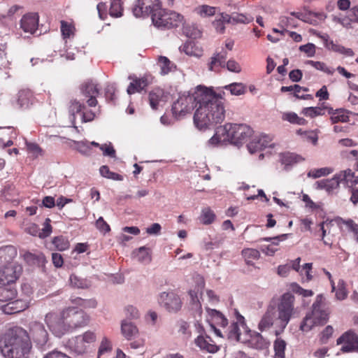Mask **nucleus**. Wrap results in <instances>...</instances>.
I'll return each mask as SVG.
<instances>
[{
  "mask_svg": "<svg viewBox=\"0 0 358 358\" xmlns=\"http://www.w3.org/2000/svg\"><path fill=\"white\" fill-rule=\"evenodd\" d=\"M199 105L194 115V123L199 129H203L222 122L225 110L221 98L206 87L199 86L192 94L180 96L172 106L176 117L190 113Z\"/></svg>",
  "mask_w": 358,
  "mask_h": 358,
  "instance_id": "1",
  "label": "nucleus"
},
{
  "mask_svg": "<svg viewBox=\"0 0 358 358\" xmlns=\"http://www.w3.org/2000/svg\"><path fill=\"white\" fill-rule=\"evenodd\" d=\"M6 358H28L31 349L29 333L20 327L10 328L0 340Z\"/></svg>",
  "mask_w": 358,
  "mask_h": 358,
  "instance_id": "2",
  "label": "nucleus"
},
{
  "mask_svg": "<svg viewBox=\"0 0 358 358\" xmlns=\"http://www.w3.org/2000/svg\"><path fill=\"white\" fill-rule=\"evenodd\" d=\"M235 317L236 320L231 323L227 334L228 339L241 342L258 350H267L269 348L270 341L260 333L251 331L247 326L245 317L236 310Z\"/></svg>",
  "mask_w": 358,
  "mask_h": 358,
  "instance_id": "3",
  "label": "nucleus"
},
{
  "mask_svg": "<svg viewBox=\"0 0 358 358\" xmlns=\"http://www.w3.org/2000/svg\"><path fill=\"white\" fill-rule=\"evenodd\" d=\"M252 134L253 130L247 124L228 123L216 128L215 134L209 139L208 144L213 147L227 142L242 144L248 141Z\"/></svg>",
  "mask_w": 358,
  "mask_h": 358,
  "instance_id": "4",
  "label": "nucleus"
},
{
  "mask_svg": "<svg viewBox=\"0 0 358 358\" xmlns=\"http://www.w3.org/2000/svg\"><path fill=\"white\" fill-rule=\"evenodd\" d=\"M331 310L322 294H318L312 305V310L308 313L300 325L302 331L308 332L314 326L325 324L329 318Z\"/></svg>",
  "mask_w": 358,
  "mask_h": 358,
  "instance_id": "5",
  "label": "nucleus"
},
{
  "mask_svg": "<svg viewBox=\"0 0 358 358\" xmlns=\"http://www.w3.org/2000/svg\"><path fill=\"white\" fill-rule=\"evenodd\" d=\"M152 22L158 28L171 29L182 24L184 17L176 11L164 9L161 6L152 15Z\"/></svg>",
  "mask_w": 358,
  "mask_h": 358,
  "instance_id": "6",
  "label": "nucleus"
},
{
  "mask_svg": "<svg viewBox=\"0 0 358 358\" xmlns=\"http://www.w3.org/2000/svg\"><path fill=\"white\" fill-rule=\"evenodd\" d=\"M45 322L50 331L57 337L70 332L65 309L59 312L51 311L45 317Z\"/></svg>",
  "mask_w": 358,
  "mask_h": 358,
  "instance_id": "7",
  "label": "nucleus"
},
{
  "mask_svg": "<svg viewBox=\"0 0 358 358\" xmlns=\"http://www.w3.org/2000/svg\"><path fill=\"white\" fill-rule=\"evenodd\" d=\"M294 296L289 292L282 295L278 304V320L279 326L283 330L294 313Z\"/></svg>",
  "mask_w": 358,
  "mask_h": 358,
  "instance_id": "8",
  "label": "nucleus"
},
{
  "mask_svg": "<svg viewBox=\"0 0 358 358\" xmlns=\"http://www.w3.org/2000/svg\"><path fill=\"white\" fill-rule=\"evenodd\" d=\"M96 341V335L92 331H86L82 334L72 337L68 341V346L75 353L83 355L87 352L90 345Z\"/></svg>",
  "mask_w": 358,
  "mask_h": 358,
  "instance_id": "9",
  "label": "nucleus"
},
{
  "mask_svg": "<svg viewBox=\"0 0 358 358\" xmlns=\"http://www.w3.org/2000/svg\"><path fill=\"white\" fill-rule=\"evenodd\" d=\"M70 331L88 325L90 316L83 310L76 307L65 308Z\"/></svg>",
  "mask_w": 358,
  "mask_h": 358,
  "instance_id": "10",
  "label": "nucleus"
},
{
  "mask_svg": "<svg viewBox=\"0 0 358 358\" xmlns=\"http://www.w3.org/2000/svg\"><path fill=\"white\" fill-rule=\"evenodd\" d=\"M162 6L159 0H136L133 8L132 12L135 17H148L151 16L156 13L158 9Z\"/></svg>",
  "mask_w": 358,
  "mask_h": 358,
  "instance_id": "11",
  "label": "nucleus"
},
{
  "mask_svg": "<svg viewBox=\"0 0 358 358\" xmlns=\"http://www.w3.org/2000/svg\"><path fill=\"white\" fill-rule=\"evenodd\" d=\"M29 335L41 350H45L50 346L48 334L42 323L36 321L30 322Z\"/></svg>",
  "mask_w": 358,
  "mask_h": 358,
  "instance_id": "12",
  "label": "nucleus"
},
{
  "mask_svg": "<svg viewBox=\"0 0 358 358\" xmlns=\"http://www.w3.org/2000/svg\"><path fill=\"white\" fill-rule=\"evenodd\" d=\"M99 17L105 20L109 14L114 18L120 17L123 15L124 8L122 0H110V8L108 12V6L106 3L100 2L96 6Z\"/></svg>",
  "mask_w": 358,
  "mask_h": 358,
  "instance_id": "13",
  "label": "nucleus"
},
{
  "mask_svg": "<svg viewBox=\"0 0 358 358\" xmlns=\"http://www.w3.org/2000/svg\"><path fill=\"white\" fill-rule=\"evenodd\" d=\"M68 110L72 116L73 122L76 119V114H81L83 122H88L94 120L96 115L92 110H87L85 106L77 99H71L69 101Z\"/></svg>",
  "mask_w": 358,
  "mask_h": 358,
  "instance_id": "14",
  "label": "nucleus"
},
{
  "mask_svg": "<svg viewBox=\"0 0 358 358\" xmlns=\"http://www.w3.org/2000/svg\"><path fill=\"white\" fill-rule=\"evenodd\" d=\"M22 271L21 266L16 264H8L0 270V284L10 285L15 282L20 277Z\"/></svg>",
  "mask_w": 358,
  "mask_h": 358,
  "instance_id": "15",
  "label": "nucleus"
},
{
  "mask_svg": "<svg viewBox=\"0 0 358 358\" xmlns=\"http://www.w3.org/2000/svg\"><path fill=\"white\" fill-rule=\"evenodd\" d=\"M132 81L129 85L127 92L129 94H133L136 92H141L145 90L148 85H151L153 82L154 77L149 73H145L142 77L137 78L136 76H130L129 77Z\"/></svg>",
  "mask_w": 358,
  "mask_h": 358,
  "instance_id": "16",
  "label": "nucleus"
},
{
  "mask_svg": "<svg viewBox=\"0 0 358 358\" xmlns=\"http://www.w3.org/2000/svg\"><path fill=\"white\" fill-rule=\"evenodd\" d=\"M159 302L169 312H178L182 307L180 298L173 292L162 293L159 296Z\"/></svg>",
  "mask_w": 358,
  "mask_h": 358,
  "instance_id": "17",
  "label": "nucleus"
},
{
  "mask_svg": "<svg viewBox=\"0 0 358 358\" xmlns=\"http://www.w3.org/2000/svg\"><path fill=\"white\" fill-rule=\"evenodd\" d=\"M39 15L37 13H27L20 20V28L26 34L34 35L38 30Z\"/></svg>",
  "mask_w": 358,
  "mask_h": 358,
  "instance_id": "18",
  "label": "nucleus"
},
{
  "mask_svg": "<svg viewBox=\"0 0 358 358\" xmlns=\"http://www.w3.org/2000/svg\"><path fill=\"white\" fill-rule=\"evenodd\" d=\"M343 343L341 350L349 352L358 349V334L354 331L349 330L345 332L337 339V345Z\"/></svg>",
  "mask_w": 358,
  "mask_h": 358,
  "instance_id": "19",
  "label": "nucleus"
},
{
  "mask_svg": "<svg viewBox=\"0 0 358 358\" xmlns=\"http://www.w3.org/2000/svg\"><path fill=\"white\" fill-rule=\"evenodd\" d=\"M81 92L87 99L86 102L88 106L94 107L97 105L96 96L99 93L97 85L92 81H87L82 85Z\"/></svg>",
  "mask_w": 358,
  "mask_h": 358,
  "instance_id": "20",
  "label": "nucleus"
},
{
  "mask_svg": "<svg viewBox=\"0 0 358 358\" xmlns=\"http://www.w3.org/2000/svg\"><path fill=\"white\" fill-rule=\"evenodd\" d=\"M29 304L30 301L27 296L25 299H13L2 306V310L6 314L12 315L26 310Z\"/></svg>",
  "mask_w": 358,
  "mask_h": 358,
  "instance_id": "21",
  "label": "nucleus"
},
{
  "mask_svg": "<svg viewBox=\"0 0 358 358\" xmlns=\"http://www.w3.org/2000/svg\"><path fill=\"white\" fill-rule=\"evenodd\" d=\"M169 94L161 88H155L149 93V103L151 108L157 110L167 101Z\"/></svg>",
  "mask_w": 358,
  "mask_h": 358,
  "instance_id": "22",
  "label": "nucleus"
},
{
  "mask_svg": "<svg viewBox=\"0 0 358 358\" xmlns=\"http://www.w3.org/2000/svg\"><path fill=\"white\" fill-rule=\"evenodd\" d=\"M334 21L340 23L346 29L352 28L353 24H358V4L350 8L346 15L341 17H334Z\"/></svg>",
  "mask_w": 358,
  "mask_h": 358,
  "instance_id": "23",
  "label": "nucleus"
},
{
  "mask_svg": "<svg viewBox=\"0 0 358 358\" xmlns=\"http://www.w3.org/2000/svg\"><path fill=\"white\" fill-rule=\"evenodd\" d=\"M195 344L201 350L208 353L214 354L220 350V347L207 335L205 336L202 335L197 336L195 339Z\"/></svg>",
  "mask_w": 358,
  "mask_h": 358,
  "instance_id": "24",
  "label": "nucleus"
},
{
  "mask_svg": "<svg viewBox=\"0 0 358 358\" xmlns=\"http://www.w3.org/2000/svg\"><path fill=\"white\" fill-rule=\"evenodd\" d=\"M227 57V52L226 50H222L219 52H215L208 64V70L219 72L220 68L225 67Z\"/></svg>",
  "mask_w": 358,
  "mask_h": 358,
  "instance_id": "25",
  "label": "nucleus"
},
{
  "mask_svg": "<svg viewBox=\"0 0 358 358\" xmlns=\"http://www.w3.org/2000/svg\"><path fill=\"white\" fill-rule=\"evenodd\" d=\"M275 318V308L268 307L259 322L258 329L262 332L269 329L273 325Z\"/></svg>",
  "mask_w": 358,
  "mask_h": 358,
  "instance_id": "26",
  "label": "nucleus"
},
{
  "mask_svg": "<svg viewBox=\"0 0 358 358\" xmlns=\"http://www.w3.org/2000/svg\"><path fill=\"white\" fill-rule=\"evenodd\" d=\"M121 333L128 341L134 339L138 335V329L131 322L124 320L121 322Z\"/></svg>",
  "mask_w": 358,
  "mask_h": 358,
  "instance_id": "27",
  "label": "nucleus"
},
{
  "mask_svg": "<svg viewBox=\"0 0 358 358\" xmlns=\"http://www.w3.org/2000/svg\"><path fill=\"white\" fill-rule=\"evenodd\" d=\"M328 113L331 115L330 120L331 124L338 122H348L350 120L348 111L345 109L339 108L334 110L332 108H327Z\"/></svg>",
  "mask_w": 358,
  "mask_h": 358,
  "instance_id": "28",
  "label": "nucleus"
},
{
  "mask_svg": "<svg viewBox=\"0 0 358 358\" xmlns=\"http://www.w3.org/2000/svg\"><path fill=\"white\" fill-rule=\"evenodd\" d=\"M34 96L29 90H22L18 92L17 104L19 108H27L32 104Z\"/></svg>",
  "mask_w": 358,
  "mask_h": 358,
  "instance_id": "29",
  "label": "nucleus"
},
{
  "mask_svg": "<svg viewBox=\"0 0 358 358\" xmlns=\"http://www.w3.org/2000/svg\"><path fill=\"white\" fill-rule=\"evenodd\" d=\"M326 18L327 15L324 12L310 11L303 15L301 20L307 23L316 26L324 22Z\"/></svg>",
  "mask_w": 358,
  "mask_h": 358,
  "instance_id": "30",
  "label": "nucleus"
},
{
  "mask_svg": "<svg viewBox=\"0 0 358 358\" xmlns=\"http://www.w3.org/2000/svg\"><path fill=\"white\" fill-rule=\"evenodd\" d=\"M17 249L13 245H6L0 248L1 262L13 264V259L17 256Z\"/></svg>",
  "mask_w": 358,
  "mask_h": 358,
  "instance_id": "31",
  "label": "nucleus"
},
{
  "mask_svg": "<svg viewBox=\"0 0 358 358\" xmlns=\"http://www.w3.org/2000/svg\"><path fill=\"white\" fill-rule=\"evenodd\" d=\"M206 310L209 316L210 317V320L214 323V325L216 324L220 326L224 329H226L227 327L228 320L224 317V315L221 312L210 308H207Z\"/></svg>",
  "mask_w": 358,
  "mask_h": 358,
  "instance_id": "32",
  "label": "nucleus"
},
{
  "mask_svg": "<svg viewBox=\"0 0 358 358\" xmlns=\"http://www.w3.org/2000/svg\"><path fill=\"white\" fill-rule=\"evenodd\" d=\"M336 178H338L340 183H343L350 187L354 182L357 181L358 177L355 176V173L350 169L341 171L336 174Z\"/></svg>",
  "mask_w": 358,
  "mask_h": 358,
  "instance_id": "33",
  "label": "nucleus"
},
{
  "mask_svg": "<svg viewBox=\"0 0 358 358\" xmlns=\"http://www.w3.org/2000/svg\"><path fill=\"white\" fill-rule=\"evenodd\" d=\"M157 64L160 67L161 74L166 75L176 69V66L169 58L164 56H159Z\"/></svg>",
  "mask_w": 358,
  "mask_h": 358,
  "instance_id": "34",
  "label": "nucleus"
},
{
  "mask_svg": "<svg viewBox=\"0 0 358 358\" xmlns=\"http://www.w3.org/2000/svg\"><path fill=\"white\" fill-rule=\"evenodd\" d=\"M16 294V290L13 288L8 287L6 285L0 287V301L8 303L15 298Z\"/></svg>",
  "mask_w": 358,
  "mask_h": 358,
  "instance_id": "35",
  "label": "nucleus"
},
{
  "mask_svg": "<svg viewBox=\"0 0 358 358\" xmlns=\"http://www.w3.org/2000/svg\"><path fill=\"white\" fill-rule=\"evenodd\" d=\"M224 88L235 96L245 94L247 91L246 85L242 83H233L224 86Z\"/></svg>",
  "mask_w": 358,
  "mask_h": 358,
  "instance_id": "36",
  "label": "nucleus"
},
{
  "mask_svg": "<svg viewBox=\"0 0 358 358\" xmlns=\"http://www.w3.org/2000/svg\"><path fill=\"white\" fill-rule=\"evenodd\" d=\"M241 254L248 265H252L254 260H257L260 257L259 251L253 248L243 249Z\"/></svg>",
  "mask_w": 358,
  "mask_h": 358,
  "instance_id": "37",
  "label": "nucleus"
},
{
  "mask_svg": "<svg viewBox=\"0 0 358 358\" xmlns=\"http://www.w3.org/2000/svg\"><path fill=\"white\" fill-rule=\"evenodd\" d=\"M27 150L34 159L43 156L45 152L38 144L33 142H26Z\"/></svg>",
  "mask_w": 358,
  "mask_h": 358,
  "instance_id": "38",
  "label": "nucleus"
},
{
  "mask_svg": "<svg viewBox=\"0 0 358 358\" xmlns=\"http://www.w3.org/2000/svg\"><path fill=\"white\" fill-rule=\"evenodd\" d=\"M60 24L61 32L64 38H69L74 35L76 28L73 23L62 20Z\"/></svg>",
  "mask_w": 358,
  "mask_h": 358,
  "instance_id": "39",
  "label": "nucleus"
},
{
  "mask_svg": "<svg viewBox=\"0 0 358 358\" xmlns=\"http://www.w3.org/2000/svg\"><path fill=\"white\" fill-rule=\"evenodd\" d=\"M99 172L101 176L108 179L119 181L123 180V176L122 175L110 171L109 167L106 165L101 166L99 169Z\"/></svg>",
  "mask_w": 358,
  "mask_h": 358,
  "instance_id": "40",
  "label": "nucleus"
},
{
  "mask_svg": "<svg viewBox=\"0 0 358 358\" xmlns=\"http://www.w3.org/2000/svg\"><path fill=\"white\" fill-rule=\"evenodd\" d=\"M52 243L55 245V248L59 251L68 250L70 246L69 240L63 236L55 237L52 239Z\"/></svg>",
  "mask_w": 358,
  "mask_h": 358,
  "instance_id": "41",
  "label": "nucleus"
},
{
  "mask_svg": "<svg viewBox=\"0 0 358 358\" xmlns=\"http://www.w3.org/2000/svg\"><path fill=\"white\" fill-rule=\"evenodd\" d=\"M282 120L298 125H305L307 123L304 118L299 117L296 113L293 112L284 113L282 115Z\"/></svg>",
  "mask_w": 358,
  "mask_h": 358,
  "instance_id": "42",
  "label": "nucleus"
},
{
  "mask_svg": "<svg viewBox=\"0 0 358 358\" xmlns=\"http://www.w3.org/2000/svg\"><path fill=\"white\" fill-rule=\"evenodd\" d=\"M286 345V342L281 338H277L274 341L275 358H285Z\"/></svg>",
  "mask_w": 358,
  "mask_h": 358,
  "instance_id": "43",
  "label": "nucleus"
},
{
  "mask_svg": "<svg viewBox=\"0 0 358 358\" xmlns=\"http://www.w3.org/2000/svg\"><path fill=\"white\" fill-rule=\"evenodd\" d=\"M24 259L29 264H38L44 259V255L41 252L31 253L25 252L23 255Z\"/></svg>",
  "mask_w": 358,
  "mask_h": 358,
  "instance_id": "44",
  "label": "nucleus"
},
{
  "mask_svg": "<svg viewBox=\"0 0 358 358\" xmlns=\"http://www.w3.org/2000/svg\"><path fill=\"white\" fill-rule=\"evenodd\" d=\"M254 20V17L248 14H243V13H232V20L233 24H248L251 22H252Z\"/></svg>",
  "mask_w": 358,
  "mask_h": 358,
  "instance_id": "45",
  "label": "nucleus"
},
{
  "mask_svg": "<svg viewBox=\"0 0 358 358\" xmlns=\"http://www.w3.org/2000/svg\"><path fill=\"white\" fill-rule=\"evenodd\" d=\"M323 110L324 108L320 107H307L303 108L301 113L306 117L313 118L324 115Z\"/></svg>",
  "mask_w": 358,
  "mask_h": 358,
  "instance_id": "46",
  "label": "nucleus"
},
{
  "mask_svg": "<svg viewBox=\"0 0 358 358\" xmlns=\"http://www.w3.org/2000/svg\"><path fill=\"white\" fill-rule=\"evenodd\" d=\"M177 327L178 328V333L182 334L185 338H188L191 336L189 325L186 321L182 320L178 321Z\"/></svg>",
  "mask_w": 358,
  "mask_h": 358,
  "instance_id": "47",
  "label": "nucleus"
},
{
  "mask_svg": "<svg viewBox=\"0 0 358 358\" xmlns=\"http://www.w3.org/2000/svg\"><path fill=\"white\" fill-rule=\"evenodd\" d=\"M306 64H310L315 69H316L317 70L322 71L329 75H332L334 73V69L327 67L326 66V64L322 62H315L313 60H308L306 62Z\"/></svg>",
  "mask_w": 358,
  "mask_h": 358,
  "instance_id": "48",
  "label": "nucleus"
},
{
  "mask_svg": "<svg viewBox=\"0 0 358 358\" xmlns=\"http://www.w3.org/2000/svg\"><path fill=\"white\" fill-rule=\"evenodd\" d=\"M291 289L293 292L302 295L304 297L311 296L313 295V292L310 289H305L296 282L290 285Z\"/></svg>",
  "mask_w": 358,
  "mask_h": 358,
  "instance_id": "49",
  "label": "nucleus"
},
{
  "mask_svg": "<svg viewBox=\"0 0 358 358\" xmlns=\"http://www.w3.org/2000/svg\"><path fill=\"white\" fill-rule=\"evenodd\" d=\"M288 237L287 234H281L275 237H264L259 239V241H271L274 248H278L280 241H285Z\"/></svg>",
  "mask_w": 358,
  "mask_h": 358,
  "instance_id": "50",
  "label": "nucleus"
},
{
  "mask_svg": "<svg viewBox=\"0 0 358 358\" xmlns=\"http://www.w3.org/2000/svg\"><path fill=\"white\" fill-rule=\"evenodd\" d=\"M331 172V170L329 168H321L317 169L310 170L308 173V177L317 178L321 176H324L329 175Z\"/></svg>",
  "mask_w": 358,
  "mask_h": 358,
  "instance_id": "51",
  "label": "nucleus"
},
{
  "mask_svg": "<svg viewBox=\"0 0 358 358\" xmlns=\"http://www.w3.org/2000/svg\"><path fill=\"white\" fill-rule=\"evenodd\" d=\"M334 330L332 326H327L320 334V341L322 344L328 342L329 339L331 337Z\"/></svg>",
  "mask_w": 358,
  "mask_h": 358,
  "instance_id": "52",
  "label": "nucleus"
},
{
  "mask_svg": "<svg viewBox=\"0 0 358 358\" xmlns=\"http://www.w3.org/2000/svg\"><path fill=\"white\" fill-rule=\"evenodd\" d=\"M267 145L264 144V140L260 138L257 141H252L248 145L250 152L254 153L259 150H263Z\"/></svg>",
  "mask_w": 358,
  "mask_h": 358,
  "instance_id": "53",
  "label": "nucleus"
},
{
  "mask_svg": "<svg viewBox=\"0 0 358 358\" xmlns=\"http://www.w3.org/2000/svg\"><path fill=\"white\" fill-rule=\"evenodd\" d=\"M214 213L209 208L204 209L202 211L201 221L205 224H211L215 220Z\"/></svg>",
  "mask_w": 358,
  "mask_h": 358,
  "instance_id": "54",
  "label": "nucleus"
},
{
  "mask_svg": "<svg viewBox=\"0 0 358 358\" xmlns=\"http://www.w3.org/2000/svg\"><path fill=\"white\" fill-rule=\"evenodd\" d=\"M348 296V292L343 280L339 281L338 289L336 292V297L338 300H344Z\"/></svg>",
  "mask_w": 358,
  "mask_h": 358,
  "instance_id": "55",
  "label": "nucleus"
},
{
  "mask_svg": "<svg viewBox=\"0 0 358 358\" xmlns=\"http://www.w3.org/2000/svg\"><path fill=\"white\" fill-rule=\"evenodd\" d=\"M112 350L111 342L106 337L103 338L98 350V355L101 356L105 352H110Z\"/></svg>",
  "mask_w": 358,
  "mask_h": 358,
  "instance_id": "56",
  "label": "nucleus"
},
{
  "mask_svg": "<svg viewBox=\"0 0 358 358\" xmlns=\"http://www.w3.org/2000/svg\"><path fill=\"white\" fill-rule=\"evenodd\" d=\"M100 150L103 152L104 156H108L112 158L116 157V151L110 143L109 144H102L100 146Z\"/></svg>",
  "mask_w": 358,
  "mask_h": 358,
  "instance_id": "57",
  "label": "nucleus"
},
{
  "mask_svg": "<svg viewBox=\"0 0 358 358\" xmlns=\"http://www.w3.org/2000/svg\"><path fill=\"white\" fill-rule=\"evenodd\" d=\"M137 257L138 261L142 262H150L151 261V257L149 254L148 250L145 247H141L138 249Z\"/></svg>",
  "mask_w": 358,
  "mask_h": 358,
  "instance_id": "58",
  "label": "nucleus"
},
{
  "mask_svg": "<svg viewBox=\"0 0 358 358\" xmlns=\"http://www.w3.org/2000/svg\"><path fill=\"white\" fill-rule=\"evenodd\" d=\"M342 222L354 234L356 240L358 241V224L350 219L343 220Z\"/></svg>",
  "mask_w": 358,
  "mask_h": 358,
  "instance_id": "59",
  "label": "nucleus"
},
{
  "mask_svg": "<svg viewBox=\"0 0 358 358\" xmlns=\"http://www.w3.org/2000/svg\"><path fill=\"white\" fill-rule=\"evenodd\" d=\"M199 13L201 16H213L215 14V7L203 5L199 8Z\"/></svg>",
  "mask_w": 358,
  "mask_h": 358,
  "instance_id": "60",
  "label": "nucleus"
},
{
  "mask_svg": "<svg viewBox=\"0 0 358 358\" xmlns=\"http://www.w3.org/2000/svg\"><path fill=\"white\" fill-rule=\"evenodd\" d=\"M96 228L102 233H107L110 231V227L108 224L103 220L102 217H100L96 221Z\"/></svg>",
  "mask_w": 358,
  "mask_h": 358,
  "instance_id": "61",
  "label": "nucleus"
},
{
  "mask_svg": "<svg viewBox=\"0 0 358 358\" xmlns=\"http://www.w3.org/2000/svg\"><path fill=\"white\" fill-rule=\"evenodd\" d=\"M50 219L47 218L45 221L43 228L42 231L39 234V237L41 238H45L49 236L52 232V226L50 224Z\"/></svg>",
  "mask_w": 358,
  "mask_h": 358,
  "instance_id": "62",
  "label": "nucleus"
},
{
  "mask_svg": "<svg viewBox=\"0 0 358 358\" xmlns=\"http://www.w3.org/2000/svg\"><path fill=\"white\" fill-rule=\"evenodd\" d=\"M225 67L231 72L240 73L241 71L240 64L234 59H229L227 63H225Z\"/></svg>",
  "mask_w": 358,
  "mask_h": 358,
  "instance_id": "63",
  "label": "nucleus"
},
{
  "mask_svg": "<svg viewBox=\"0 0 358 358\" xmlns=\"http://www.w3.org/2000/svg\"><path fill=\"white\" fill-rule=\"evenodd\" d=\"M350 188L351 189L352 195L350 197V201L354 203L357 204L358 203V179L357 181L354 182Z\"/></svg>",
  "mask_w": 358,
  "mask_h": 358,
  "instance_id": "64",
  "label": "nucleus"
}]
</instances>
